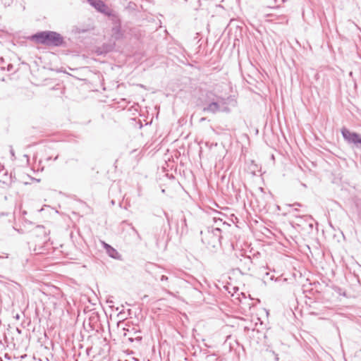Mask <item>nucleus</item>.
Instances as JSON below:
<instances>
[{
    "label": "nucleus",
    "mask_w": 361,
    "mask_h": 361,
    "mask_svg": "<svg viewBox=\"0 0 361 361\" xmlns=\"http://www.w3.org/2000/svg\"><path fill=\"white\" fill-rule=\"evenodd\" d=\"M275 274H271V272H266L263 278V281L266 283L267 280L274 281L276 283L282 285L283 283L294 284L295 283H302V272H274Z\"/></svg>",
    "instance_id": "f03ea898"
},
{
    "label": "nucleus",
    "mask_w": 361,
    "mask_h": 361,
    "mask_svg": "<svg viewBox=\"0 0 361 361\" xmlns=\"http://www.w3.org/2000/svg\"><path fill=\"white\" fill-rule=\"evenodd\" d=\"M221 111H228L229 109L226 106L224 107L223 109L221 108Z\"/></svg>",
    "instance_id": "6ab92c4d"
},
{
    "label": "nucleus",
    "mask_w": 361,
    "mask_h": 361,
    "mask_svg": "<svg viewBox=\"0 0 361 361\" xmlns=\"http://www.w3.org/2000/svg\"><path fill=\"white\" fill-rule=\"evenodd\" d=\"M221 96H218L213 91L211 90H207L203 95V99L202 101V103L204 104H207L209 102H214L216 99H219L221 98Z\"/></svg>",
    "instance_id": "6e6552de"
},
{
    "label": "nucleus",
    "mask_w": 361,
    "mask_h": 361,
    "mask_svg": "<svg viewBox=\"0 0 361 361\" xmlns=\"http://www.w3.org/2000/svg\"><path fill=\"white\" fill-rule=\"evenodd\" d=\"M165 216H166L168 221L169 222V216H168V214L166 213H165Z\"/></svg>",
    "instance_id": "b1692460"
},
{
    "label": "nucleus",
    "mask_w": 361,
    "mask_h": 361,
    "mask_svg": "<svg viewBox=\"0 0 361 361\" xmlns=\"http://www.w3.org/2000/svg\"><path fill=\"white\" fill-rule=\"evenodd\" d=\"M294 205L301 206V204L300 203H295L293 204H291L290 206H294Z\"/></svg>",
    "instance_id": "4be33fe9"
},
{
    "label": "nucleus",
    "mask_w": 361,
    "mask_h": 361,
    "mask_svg": "<svg viewBox=\"0 0 361 361\" xmlns=\"http://www.w3.org/2000/svg\"><path fill=\"white\" fill-rule=\"evenodd\" d=\"M305 221H307L308 222L309 227L311 229H312V228H313V224L312 222L313 221L312 218L310 216H305Z\"/></svg>",
    "instance_id": "dca6fc26"
},
{
    "label": "nucleus",
    "mask_w": 361,
    "mask_h": 361,
    "mask_svg": "<svg viewBox=\"0 0 361 361\" xmlns=\"http://www.w3.org/2000/svg\"><path fill=\"white\" fill-rule=\"evenodd\" d=\"M267 16L275 17L276 16L274 13H270V14H268Z\"/></svg>",
    "instance_id": "412c9836"
},
{
    "label": "nucleus",
    "mask_w": 361,
    "mask_h": 361,
    "mask_svg": "<svg viewBox=\"0 0 361 361\" xmlns=\"http://www.w3.org/2000/svg\"><path fill=\"white\" fill-rule=\"evenodd\" d=\"M11 154L13 156V155H14V152H13V150H11Z\"/></svg>",
    "instance_id": "bb28decb"
},
{
    "label": "nucleus",
    "mask_w": 361,
    "mask_h": 361,
    "mask_svg": "<svg viewBox=\"0 0 361 361\" xmlns=\"http://www.w3.org/2000/svg\"><path fill=\"white\" fill-rule=\"evenodd\" d=\"M58 159V156H56L55 158H54V160H56Z\"/></svg>",
    "instance_id": "cd10ccee"
},
{
    "label": "nucleus",
    "mask_w": 361,
    "mask_h": 361,
    "mask_svg": "<svg viewBox=\"0 0 361 361\" xmlns=\"http://www.w3.org/2000/svg\"><path fill=\"white\" fill-rule=\"evenodd\" d=\"M87 2L99 12L105 15L111 14V9L102 0H87Z\"/></svg>",
    "instance_id": "423d86ee"
},
{
    "label": "nucleus",
    "mask_w": 361,
    "mask_h": 361,
    "mask_svg": "<svg viewBox=\"0 0 361 361\" xmlns=\"http://www.w3.org/2000/svg\"><path fill=\"white\" fill-rule=\"evenodd\" d=\"M0 361H3V360H2V358H0Z\"/></svg>",
    "instance_id": "c756f323"
},
{
    "label": "nucleus",
    "mask_w": 361,
    "mask_h": 361,
    "mask_svg": "<svg viewBox=\"0 0 361 361\" xmlns=\"http://www.w3.org/2000/svg\"><path fill=\"white\" fill-rule=\"evenodd\" d=\"M30 39L36 43L47 47H65L66 45L64 37L55 31H41L31 36Z\"/></svg>",
    "instance_id": "f257e3e1"
},
{
    "label": "nucleus",
    "mask_w": 361,
    "mask_h": 361,
    "mask_svg": "<svg viewBox=\"0 0 361 361\" xmlns=\"http://www.w3.org/2000/svg\"><path fill=\"white\" fill-rule=\"evenodd\" d=\"M280 18H281L282 20H285L286 17L283 16H281Z\"/></svg>",
    "instance_id": "393cba45"
},
{
    "label": "nucleus",
    "mask_w": 361,
    "mask_h": 361,
    "mask_svg": "<svg viewBox=\"0 0 361 361\" xmlns=\"http://www.w3.org/2000/svg\"><path fill=\"white\" fill-rule=\"evenodd\" d=\"M224 104H226V99L224 97H221L219 100L216 99L207 104V106L203 108V111L216 114L221 111V106Z\"/></svg>",
    "instance_id": "39448f33"
},
{
    "label": "nucleus",
    "mask_w": 361,
    "mask_h": 361,
    "mask_svg": "<svg viewBox=\"0 0 361 361\" xmlns=\"http://www.w3.org/2000/svg\"><path fill=\"white\" fill-rule=\"evenodd\" d=\"M240 265L235 269H233V271H240L241 269L250 270V265L252 263V259L249 256L242 255V258L239 259Z\"/></svg>",
    "instance_id": "0eeeda50"
},
{
    "label": "nucleus",
    "mask_w": 361,
    "mask_h": 361,
    "mask_svg": "<svg viewBox=\"0 0 361 361\" xmlns=\"http://www.w3.org/2000/svg\"><path fill=\"white\" fill-rule=\"evenodd\" d=\"M181 233H183L187 231L186 219L183 216L181 218Z\"/></svg>",
    "instance_id": "ddd939ff"
},
{
    "label": "nucleus",
    "mask_w": 361,
    "mask_h": 361,
    "mask_svg": "<svg viewBox=\"0 0 361 361\" xmlns=\"http://www.w3.org/2000/svg\"><path fill=\"white\" fill-rule=\"evenodd\" d=\"M149 266L155 267V265L152 264H149ZM154 267H148V269H153Z\"/></svg>",
    "instance_id": "5701e85b"
},
{
    "label": "nucleus",
    "mask_w": 361,
    "mask_h": 361,
    "mask_svg": "<svg viewBox=\"0 0 361 361\" xmlns=\"http://www.w3.org/2000/svg\"><path fill=\"white\" fill-rule=\"evenodd\" d=\"M340 295H341V293H340ZM343 295H345V293H342Z\"/></svg>",
    "instance_id": "c85d7f7f"
},
{
    "label": "nucleus",
    "mask_w": 361,
    "mask_h": 361,
    "mask_svg": "<svg viewBox=\"0 0 361 361\" xmlns=\"http://www.w3.org/2000/svg\"><path fill=\"white\" fill-rule=\"evenodd\" d=\"M202 241L204 244L212 247L221 245V230L219 228L208 227L201 231Z\"/></svg>",
    "instance_id": "7ed1b4c3"
},
{
    "label": "nucleus",
    "mask_w": 361,
    "mask_h": 361,
    "mask_svg": "<svg viewBox=\"0 0 361 361\" xmlns=\"http://www.w3.org/2000/svg\"><path fill=\"white\" fill-rule=\"evenodd\" d=\"M106 253L109 255V257L114 259H119L121 257L118 251L112 247L107 250Z\"/></svg>",
    "instance_id": "9b49d317"
},
{
    "label": "nucleus",
    "mask_w": 361,
    "mask_h": 361,
    "mask_svg": "<svg viewBox=\"0 0 361 361\" xmlns=\"http://www.w3.org/2000/svg\"><path fill=\"white\" fill-rule=\"evenodd\" d=\"M341 134L344 138V140L348 144L354 145L357 148L361 149V135L355 133L351 132L348 129L345 128H343L341 129Z\"/></svg>",
    "instance_id": "20e7f679"
},
{
    "label": "nucleus",
    "mask_w": 361,
    "mask_h": 361,
    "mask_svg": "<svg viewBox=\"0 0 361 361\" xmlns=\"http://www.w3.org/2000/svg\"><path fill=\"white\" fill-rule=\"evenodd\" d=\"M132 229H133V231L135 232V233L136 234V235H137V237L138 240H142V238H141V236H140V233H138V231L136 230V228H135V227L132 226Z\"/></svg>",
    "instance_id": "a211bd4d"
},
{
    "label": "nucleus",
    "mask_w": 361,
    "mask_h": 361,
    "mask_svg": "<svg viewBox=\"0 0 361 361\" xmlns=\"http://www.w3.org/2000/svg\"><path fill=\"white\" fill-rule=\"evenodd\" d=\"M205 119H206L205 118H202L200 119V121H204Z\"/></svg>",
    "instance_id": "a878e982"
},
{
    "label": "nucleus",
    "mask_w": 361,
    "mask_h": 361,
    "mask_svg": "<svg viewBox=\"0 0 361 361\" xmlns=\"http://www.w3.org/2000/svg\"><path fill=\"white\" fill-rule=\"evenodd\" d=\"M12 66H13L11 63H8L7 65V68H6L4 59L3 58L0 59V68L1 70H5L6 68H7L8 71H10V69L12 68Z\"/></svg>",
    "instance_id": "f8f14e48"
},
{
    "label": "nucleus",
    "mask_w": 361,
    "mask_h": 361,
    "mask_svg": "<svg viewBox=\"0 0 361 361\" xmlns=\"http://www.w3.org/2000/svg\"><path fill=\"white\" fill-rule=\"evenodd\" d=\"M169 277L168 276H166L164 275H161L160 277H159V280L161 283V285L163 286H168V283H169Z\"/></svg>",
    "instance_id": "2eb2a0df"
},
{
    "label": "nucleus",
    "mask_w": 361,
    "mask_h": 361,
    "mask_svg": "<svg viewBox=\"0 0 361 361\" xmlns=\"http://www.w3.org/2000/svg\"><path fill=\"white\" fill-rule=\"evenodd\" d=\"M4 357H5V358H6V359H8V360H10V359H11V357L8 355V353H6V354L4 355Z\"/></svg>",
    "instance_id": "aec40b11"
},
{
    "label": "nucleus",
    "mask_w": 361,
    "mask_h": 361,
    "mask_svg": "<svg viewBox=\"0 0 361 361\" xmlns=\"http://www.w3.org/2000/svg\"><path fill=\"white\" fill-rule=\"evenodd\" d=\"M107 16L111 18V20L112 21L114 26L117 25H121V20L119 17L112 10H111V14Z\"/></svg>",
    "instance_id": "9d476101"
},
{
    "label": "nucleus",
    "mask_w": 361,
    "mask_h": 361,
    "mask_svg": "<svg viewBox=\"0 0 361 361\" xmlns=\"http://www.w3.org/2000/svg\"><path fill=\"white\" fill-rule=\"evenodd\" d=\"M113 36L116 39H118L122 37L123 34L121 32V27L119 25H114L112 27Z\"/></svg>",
    "instance_id": "1a4fd4ad"
},
{
    "label": "nucleus",
    "mask_w": 361,
    "mask_h": 361,
    "mask_svg": "<svg viewBox=\"0 0 361 361\" xmlns=\"http://www.w3.org/2000/svg\"><path fill=\"white\" fill-rule=\"evenodd\" d=\"M102 243L103 247H104L106 252H107V250L111 247V246L110 245L107 244L106 243H105L104 241H102Z\"/></svg>",
    "instance_id": "f3484780"
},
{
    "label": "nucleus",
    "mask_w": 361,
    "mask_h": 361,
    "mask_svg": "<svg viewBox=\"0 0 361 361\" xmlns=\"http://www.w3.org/2000/svg\"><path fill=\"white\" fill-rule=\"evenodd\" d=\"M34 252L35 255H42L46 252V249L44 246L39 247L37 248L36 247L34 248Z\"/></svg>",
    "instance_id": "4468645a"
}]
</instances>
